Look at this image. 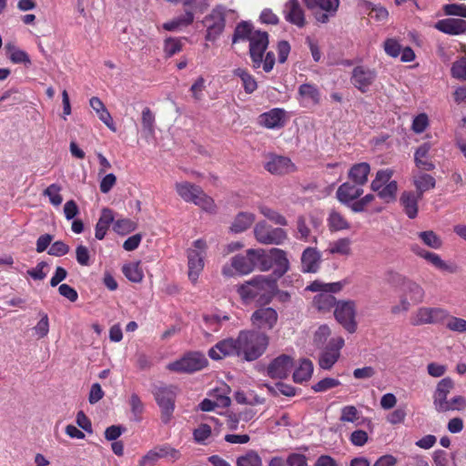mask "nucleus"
Returning <instances> with one entry per match:
<instances>
[{
  "label": "nucleus",
  "mask_w": 466,
  "mask_h": 466,
  "mask_svg": "<svg viewBox=\"0 0 466 466\" xmlns=\"http://www.w3.org/2000/svg\"><path fill=\"white\" fill-rule=\"evenodd\" d=\"M269 338L263 332L242 330L236 339H225L208 350V356L219 360L229 356H238L247 361L258 360L268 349Z\"/></svg>",
  "instance_id": "f257e3e1"
},
{
  "label": "nucleus",
  "mask_w": 466,
  "mask_h": 466,
  "mask_svg": "<svg viewBox=\"0 0 466 466\" xmlns=\"http://www.w3.org/2000/svg\"><path fill=\"white\" fill-rule=\"evenodd\" d=\"M277 281L271 277L257 276L238 288V293L245 304L256 302L268 304L277 293Z\"/></svg>",
  "instance_id": "f03ea898"
},
{
  "label": "nucleus",
  "mask_w": 466,
  "mask_h": 466,
  "mask_svg": "<svg viewBox=\"0 0 466 466\" xmlns=\"http://www.w3.org/2000/svg\"><path fill=\"white\" fill-rule=\"evenodd\" d=\"M251 254L257 256L258 268L261 271L273 270L275 279L282 277L289 269V261L286 251L273 248L269 250L257 248Z\"/></svg>",
  "instance_id": "7ed1b4c3"
},
{
  "label": "nucleus",
  "mask_w": 466,
  "mask_h": 466,
  "mask_svg": "<svg viewBox=\"0 0 466 466\" xmlns=\"http://www.w3.org/2000/svg\"><path fill=\"white\" fill-rule=\"evenodd\" d=\"M208 248L207 240L198 238L194 240L186 250L187 278L192 284H197L204 270Z\"/></svg>",
  "instance_id": "20e7f679"
},
{
  "label": "nucleus",
  "mask_w": 466,
  "mask_h": 466,
  "mask_svg": "<svg viewBox=\"0 0 466 466\" xmlns=\"http://www.w3.org/2000/svg\"><path fill=\"white\" fill-rule=\"evenodd\" d=\"M393 175L392 168H381L375 173V177L370 182V190L387 204L397 199L399 186L397 181L392 179Z\"/></svg>",
  "instance_id": "39448f33"
},
{
  "label": "nucleus",
  "mask_w": 466,
  "mask_h": 466,
  "mask_svg": "<svg viewBox=\"0 0 466 466\" xmlns=\"http://www.w3.org/2000/svg\"><path fill=\"white\" fill-rule=\"evenodd\" d=\"M257 249L249 248L246 255H237L230 259V263L225 264L222 268V274L225 277H233L235 275H248L257 267V256L251 254Z\"/></svg>",
  "instance_id": "423d86ee"
},
{
  "label": "nucleus",
  "mask_w": 466,
  "mask_h": 466,
  "mask_svg": "<svg viewBox=\"0 0 466 466\" xmlns=\"http://www.w3.org/2000/svg\"><path fill=\"white\" fill-rule=\"evenodd\" d=\"M208 365V360L200 352H189L181 359L167 364V370L179 373H191L204 369Z\"/></svg>",
  "instance_id": "0eeeda50"
},
{
  "label": "nucleus",
  "mask_w": 466,
  "mask_h": 466,
  "mask_svg": "<svg viewBox=\"0 0 466 466\" xmlns=\"http://www.w3.org/2000/svg\"><path fill=\"white\" fill-rule=\"evenodd\" d=\"M256 240L263 245H280L288 238L287 232L280 228H273L265 221L258 222L253 229Z\"/></svg>",
  "instance_id": "6e6552de"
},
{
  "label": "nucleus",
  "mask_w": 466,
  "mask_h": 466,
  "mask_svg": "<svg viewBox=\"0 0 466 466\" xmlns=\"http://www.w3.org/2000/svg\"><path fill=\"white\" fill-rule=\"evenodd\" d=\"M356 304L353 300H339L334 309L336 320L349 332L355 333L358 328L356 320Z\"/></svg>",
  "instance_id": "1a4fd4ad"
},
{
  "label": "nucleus",
  "mask_w": 466,
  "mask_h": 466,
  "mask_svg": "<svg viewBox=\"0 0 466 466\" xmlns=\"http://www.w3.org/2000/svg\"><path fill=\"white\" fill-rule=\"evenodd\" d=\"M448 318V311L440 307H420L410 316L412 326L437 324Z\"/></svg>",
  "instance_id": "9d476101"
},
{
  "label": "nucleus",
  "mask_w": 466,
  "mask_h": 466,
  "mask_svg": "<svg viewBox=\"0 0 466 466\" xmlns=\"http://www.w3.org/2000/svg\"><path fill=\"white\" fill-rule=\"evenodd\" d=\"M207 28L206 40L209 42L216 41L225 29V10L222 5L212 9L203 20Z\"/></svg>",
  "instance_id": "9b49d317"
},
{
  "label": "nucleus",
  "mask_w": 466,
  "mask_h": 466,
  "mask_svg": "<svg viewBox=\"0 0 466 466\" xmlns=\"http://www.w3.org/2000/svg\"><path fill=\"white\" fill-rule=\"evenodd\" d=\"M319 23H327L339 7V0H303Z\"/></svg>",
  "instance_id": "f8f14e48"
},
{
  "label": "nucleus",
  "mask_w": 466,
  "mask_h": 466,
  "mask_svg": "<svg viewBox=\"0 0 466 466\" xmlns=\"http://www.w3.org/2000/svg\"><path fill=\"white\" fill-rule=\"evenodd\" d=\"M249 56L255 69L259 68L263 62V56L268 46V35L266 32L257 30L250 37Z\"/></svg>",
  "instance_id": "ddd939ff"
},
{
  "label": "nucleus",
  "mask_w": 466,
  "mask_h": 466,
  "mask_svg": "<svg viewBox=\"0 0 466 466\" xmlns=\"http://www.w3.org/2000/svg\"><path fill=\"white\" fill-rule=\"evenodd\" d=\"M345 344L342 337L332 338L319 358V366L323 370H330L340 356V350Z\"/></svg>",
  "instance_id": "4468645a"
},
{
  "label": "nucleus",
  "mask_w": 466,
  "mask_h": 466,
  "mask_svg": "<svg viewBox=\"0 0 466 466\" xmlns=\"http://www.w3.org/2000/svg\"><path fill=\"white\" fill-rule=\"evenodd\" d=\"M377 78V72L366 66H357L353 68L350 82L361 93L370 91Z\"/></svg>",
  "instance_id": "2eb2a0df"
},
{
  "label": "nucleus",
  "mask_w": 466,
  "mask_h": 466,
  "mask_svg": "<svg viewBox=\"0 0 466 466\" xmlns=\"http://www.w3.org/2000/svg\"><path fill=\"white\" fill-rule=\"evenodd\" d=\"M177 388L174 386L158 387L155 390V399L162 410L164 420L167 422L175 408Z\"/></svg>",
  "instance_id": "dca6fc26"
},
{
  "label": "nucleus",
  "mask_w": 466,
  "mask_h": 466,
  "mask_svg": "<svg viewBox=\"0 0 466 466\" xmlns=\"http://www.w3.org/2000/svg\"><path fill=\"white\" fill-rule=\"evenodd\" d=\"M279 320V314L276 309L270 307L259 308L255 310L250 321L259 330H270L274 329Z\"/></svg>",
  "instance_id": "f3484780"
},
{
  "label": "nucleus",
  "mask_w": 466,
  "mask_h": 466,
  "mask_svg": "<svg viewBox=\"0 0 466 466\" xmlns=\"http://www.w3.org/2000/svg\"><path fill=\"white\" fill-rule=\"evenodd\" d=\"M362 194L363 188L361 186L353 182H344L338 187L336 198L339 203L350 209V207Z\"/></svg>",
  "instance_id": "a211bd4d"
},
{
  "label": "nucleus",
  "mask_w": 466,
  "mask_h": 466,
  "mask_svg": "<svg viewBox=\"0 0 466 466\" xmlns=\"http://www.w3.org/2000/svg\"><path fill=\"white\" fill-rule=\"evenodd\" d=\"M293 367V359L289 355H279L267 368V374L272 379L286 378Z\"/></svg>",
  "instance_id": "6ab92c4d"
},
{
  "label": "nucleus",
  "mask_w": 466,
  "mask_h": 466,
  "mask_svg": "<svg viewBox=\"0 0 466 466\" xmlns=\"http://www.w3.org/2000/svg\"><path fill=\"white\" fill-rule=\"evenodd\" d=\"M265 168L273 175H286L296 170L290 158L282 156H271L265 164Z\"/></svg>",
  "instance_id": "aec40b11"
},
{
  "label": "nucleus",
  "mask_w": 466,
  "mask_h": 466,
  "mask_svg": "<svg viewBox=\"0 0 466 466\" xmlns=\"http://www.w3.org/2000/svg\"><path fill=\"white\" fill-rule=\"evenodd\" d=\"M285 19L298 27H303L306 25L304 10L298 0H289L283 9Z\"/></svg>",
  "instance_id": "412c9836"
},
{
  "label": "nucleus",
  "mask_w": 466,
  "mask_h": 466,
  "mask_svg": "<svg viewBox=\"0 0 466 466\" xmlns=\"http://www.w3.org/2000/svg\"><path fill=\"white\" fill-rule=\"evenodd\" d=\"M434 27L449 35H460L466 33V21L460 18H444L435 23Z\"/></svg>",
  "instance_id": "4be33fe9"
},
{
  "label": "nucleus",
  "mask_w": 466,
  "mask_h": 466,
  "mask_svg": "<svg viewBox=\"0 0 466 466\" xmlns=\"http://www.w3.org/2000/svg\"><path fill=\"white\" fill-rule=\"evenodd\" d=\"M321 263L320 252L316 248H305L301 255V270L305 273H316Z\"/></svg>",
  "instance_id": "5701e85b"
},
{
  "label": "nucleus",
  "mask_w": 466,
  "mask_h": 466,
  "mask_svg": "<svg viewBox=\"0 0 466 466\" xmlns=\"http://www.w3.org/2000/svg\"><path fill=\"white\" fill-rule=\"evenodd\" d=\"M454 388V382L450 377L441 379L436 386L433 393V405L436 410L440 411L448 401V395Z\"/></svg>",
  "instance_id": "b1692460"
},
{
  "label": "nucleus",
  "mask_w": 466,
  "mask_h": 466,
  "mask_svg": "<svg viewBox=\"0 0 466 466\" xmlns=\"http://www.w3.org/2000/svg\"><path fill=\"white\" fill-rule=\"evenodd\" d=\"M286 120V112L281 108H273L265 112L259 116V123L270 129L279 128L284 126Z\"/></svg>",
  "instance_id": "393cba45"
},
{
  "label": "nucleus",
  "mask_w": 466,
  "mask_h": 466,
  "mask_svg": "<svg viewBox=\"0 0 466 466\" xmlns=\"http://www.w3.org/2000/svg\"><path fill=\"white\" fill-rule=\"evenodd\" d=\"M299 101L303 106H316L320 101L318 87L311 84L300 85L298 90Z\"/></svg>",
  "instance_id": "a878e982"
},
{
  "label": "nucleus",
  "mask_w": 466,
  "mask_h": 466,
  "mask_svg": "<svg viewBox=\"0 0 466 466\" xmlns=\"http://www.w3.org/2000/svg\"><path fill=\"white\" fill-rule=\"evenodd\" d=\"M175 190L183 201L193 203L202 188L188 181H178L175 183Z\"/></svg>",
  "instance_id": "bb28decb"
},
{
  "label": "nucleus",
  "mask_w": 466,
  "mask_h": 466,
  "mask_svg": "<svg viewBox=\"0 0 466 466\" xmlns=\"http://www.w3.org/2000/svg\"><path fill=\"white\" fill-rule=\"evenodd\" d=\"M370 169V165L367 162L356 163L349 169L348 177L351 182L363 187L369 180Z\"/></svg>",
  "instance_id": "cd10ccee"
},
{
  "label": "nucleus",
  "mask_w": 466,
  "mask_h": 466,
  "mask_svg": "<svg viewBox=\"0 0 466 466\" xmlns=\"http://www.w3.org/2000/svg\"><path fill=\"white\" fill-rule=\"evenodd\" d=\"M115 220L114 211L108 208L101 210L100 217L95 226V237L98 240L104 239L110 225Z\"/></svg>",
  "instance_id": "c85d7f7f"
},
{
  "label": "nucleus",
  "mask_w": 466,
  "mask_h": 466,
  "mask_svg": "<svg viewBox=\"0 0 466 466\" xmlns=\"http://www.w3.org/2000/svg\"><path fill=\"white\" fill-rule=\"evenodd\" d=\"M327 225L330 232L347 231L351 228V223L339 211L331 209L327 218Z\"/></svg>",
  "instance_id": "c756f323"
},
{
  "label": "nucleus",
  "mask_w": 466,
  "mask_h": 466,
  "mask_svg": "<svg viewBox=\"0 0 466 466\" xmlns=\"http://www.w3.org/2000/svg\"><path fill=\"white\" fill-rule=\"evenodd\" d=\"M89 105L92 109L96 113L100 121H102L111 131L116 132V128L113 121L112 116L106 109L105 104L97 96H93L89 99Z\"/></svg>",
  "instance_id": "7c9ffc66"
},
{
  "label": "nucleus",
  "mask_w": 466,
  "mask_h": 466,
  "mask_svg": "<svg viewBox=\"0 0 466 466\" xmlns=\"http://www.w3.org/2000/svg\"><path fill=\"white\" fill-rule=\"evenodd\" d=\"M404 297L409 298L414 304L424 301L425 290L418 282L408 279L400 289Z\"/></svg>",
  "instance_id": "2f4dec72"
},
{
  "label": "nucleus",
  "mask_w": 466,
  "mask_h": 466,
  "mask_svg": "<svg viewBox=\"0 0 466 466\" xmlns=\"http://www.w3.org/2000/svg\"><path fill=\"white\" fill-rule=\"evenodd\" d=\"M431 145L429 142L421 144L414 153V162L417 167L431 171L433 170L435 165L429 158Z\"/></svg>",
  "instance_id": "473e14b6"
},
{
  "label": "nucleus",
  "mask_w": 466,
  "mask_h": 466,
  "mask_svg": "<svg viewBox=\"0 0 466 466\" xmlns=\"http://www.w3.org/2000/svg\"><path fill=\"white\" fill-rule=\"evenodd\" d=\"M255 221V215L251 212L242 211L237 214L231 222L229 229L238 234L246 231Z\"/></svg>",
  "instance_id": "72a5a7b5"
},
{
  "label": "nucleus",
  "mask_w": 466,
  "mask_h": 466,
  "mask_svg": "<svg viewBox=\"0 0 466 466\" xmlns=\"http://www.w3.org/2000/svg\"><path fill=\"white\" fill-rule=\"evenodd\" d=\"M417 255L424 258L427 262H429L431 265H432L439 270L451 273L454 271L453 267L451 264L444 261L441 258V257L436 253L430 252L424 249H419L417 251Z\"/></svg>",
  "instance_id": "f704fd0d"
},
{
  "label": "nucleus",
  "mask_w": 466,
  "mask_h": 466,
  "mask_svg": "<svg viewBox=\"0 0 466 466\" xmlns=\"http://www.w3.org/2000/svg\"><path fill=\"white\" fill-rule=\"evenodd\" d=\"M335 292L326 291L318 293L313 299L314 307L321 312L330 311L331 309H335L336 301L335 297L333 296Z\"/></svg>",
  "instance_id": "c9c22d12"
},
{
  "label": "nucleus",
  "mask_w": 466,
  "mask_h": 466,
  "mask_svg": "<svg viewBox=\"0 0 466 466\" xmlns=\"http://www.w3.org/2000/svg\"><path fill=\"white\" fill-rule=\"evenodd\" d=\"M330 255L350 256L351 254V240L340 238L329 243L326 250Z\"/></svg>",
  "instance_id": "e433bc0d"
},
{
  "label": "nucleus",
  "mask_w": 466,
  "mask_h": 466,
  "mask_svg": "<svg viewBox=\"0 0 466 466\" xmlns=\"http://www.w3.org/2000/svg\"><path fill=\"white\" fill-rule=\"evenodd\" d=\"M5 48L12 63L24 64L25 66L31 65V59L28 54L25 51L16 47L14 43H6Z\"/></svg>",
  "instance_id": "4c0bfd02"
},
{
  "label": "nucleus",
  "mask_w": 466,
  "mask_h": 466,
  "mask_svg": "<svg viewBox=\"0 0 466 466\" xmlns=\"http://www.w3.org/2000/svg\"><path fill=\"white\" fill-rule=\"evenodd\" d=\"M420 198V195L416 197L410 192H404L400 197L404 211L410 218H414L418 215V201Z\"/></svg>",
  "instance_id": "58836bf2"
},
{
  "label": "nucleus",
  "mask_w": 466,
  "mask_h": 466,
  "mask_svg": "<svg viewBox=\"0 0 466 466\" xmlns=\"http://www.w3.org/2000/svg\"><path fill=\"white\" fill-rule=\"evenodd\" d=\"M313 373V363L309 360H301L293 373L295 382L301 383L309 380Z\"/></svg>",
  "instance_id": "ea45409f"
},
{
  "label": "nucleus",
  "mask_w": 466,
  "mask_h": 466,
  "mask_svg": "<svg viewBox=\"0 0 466 466\" xmlns=\"http://www.w3.org/2000/svg\"><path fill=\"white\" fill-rule=\"evenodd\" d=\"M123 274L131 282L139 283L143 280L144 272L140 261L129 262L123 266Z\"/></svg>",
  "instance_id": "a19ab883"
},
{
  "label": "nucleus",
  "mask_w": 466,
  "mask_h": 466,
  "mask_svg": "<svg viewBox=\"0 0 466 466\" xmlns=\"http://www.w3.org/2000/svg\"><path fill=\"white\" fill-rule=\"evenodd\" d=\"M413 184L417 189L418 194L420 197H421L425 191L434 188L436 182L431 175L419 173L418 175L414 176Z\"/></svg>",
  "instance_id": "79ce46f5"
},
{
  "label": "nucleus",
  "mask_w": 466,
  "mask_h": 466,
  "mask_svg": "<svg viewBox=\"0 0 466 466\" xmlns=\"http://www.w3.org/2000/svg\"><path fill=\"white\" fill-rule=\"evenodd\" d=\"M229 391V387L224 384L221 387L213 390L208 396L215 400L218 408H226L231 403V400L228 396Z\"/></svg>",
  "instance_id": "37998d69"
},
{
  "label": "nucleus",
  "mask_w": 466,
  "mask_h": 466,
  "mask_svg": "<svg viewBox=\"0 0 466 466\" xmlns=\"http://www.w3.org/2000/svg\"><path fill=\"white\" fill-rule=\"evenodd\" d=\"M38 316H39V320L32 328V332H33V336L36 339H41L46 338L48 335L49 329H50V322H49L48 315L46 312L40 311L38 313Z\"/></svg>",
  "instance_id": "c03bdc74"
},
{
  "label": "nucleus",
  "mask_w": 466,
  "mask_h": 466,
  "mask_svg": "<svg viewBox=\"0 0 466 466\" xmlns=\"http://www.w3.org/2000/svg\"><path fill=\"white\" fill-rule=\"evenodd\" d=\"M258 209L261 215H263L266 218L272 221L273 223L279 226H286L287 219L284 216H282L277 210L271 208L264 203H259L258 205Z\"/></svg>",
  "instance_id": "a18cd8bd"
},
{
  "label": "nucleus",
  "mask_w": 466,
  "mask_h": 466,
  "mask_svg": "<svg viewBox=\"0 0 466 466\" xmlns=\"http://www.w3.org/2000/svg\"><path fill=\"white\" fill-rule=\"evenodd\" d=\"M233 74L240 78L246 93L251 94L257 89L258 84L256 79L246 69L238 67L234 70Z\"/></svg>",
  "instance_id": "49530a36"
},
{
  "label": "nucleus",
  "mask_w": 466,
  "mask_h": 466,
  "mask_svg": "<svg viewBox=\"0 0 466 466\" xmlns=\"http://www.w3.org/2000/svg\"><path fill=\"white\" fill-rule=\"evenodd\" d=\"M141 123L143 133L146 137H153L155 135V115L148 107L142 110Z\"/></svg>",
  "instance_id": "de8ad7c7"
},
{
  "label": "nucleus",
  "mask_w": 466,
  "mask_h": 466,
  "mask_svg": "<svg viewBox=\"0 0 466 466\" xmlns=\"http://www.w3.org/2000/svg\"><path fill=\"white\" fill-rule=\"evenodd\" d=\"M237 466H262V460L259 454L253 450L246 451L238 457Z\"/></svg>",
  "instance_id": "09e8293b"
},
{
  "label": "nucleus",
  "mask_w": 466,
  "mask_h": 466,
  "mask_svg": "<svg viewBox=\"0 0 466 466\" xmlns=\"http://www.w3.org/2000/svg\"><path fill=\"white\" fill-rule=\"evenodd\" d=\"M193 204L199 207L203 211L210 214H214L217 211V205L214 199L207 195L203 189L200 191Z\"/></svg>",
  "instance_id": "8fccbe9b"
},
{
  "label": "nucleus",
  "mask_w": 466,
  "mask_h": 466,
  "mask_svg": "<svg viewBox=\"0 0 466 466\" xmlns=\"http://www.w3.org/2000/svg\"><path fill=\"white\" fill-rule=\"evenodd\" d=\"M343 283L342 282H331V283H323L320 281H313L310 285L307 287V289L313 291V292H326V291H331V292H339L342 289Z\"/></svg>",
  "instance_id": "3c124183"
},
{
  "label": "nucleus",
  "mask_w": 466,
  "mask_h": 466,
  "mask_svg": "<svg viewBox=\"0 0 466 466\" xmlns=\"http://www.w3.org/2000/svg\"><path fill=\"white\" fill-rule=\"evenodd\" d=\"M61 191V186L56 183H53L44 190L43 195L48 198L51 205L54 207H59L63 202Z\"/></svg>",
  "instance_id": "603ef678"
},
{
  "label": "nucleus",
  "mask_w": 466,
  "mask_h": 466,
  "mask_svg": "<svg viewBox=\"0 0 466 466\" xmlns=\"http://www.w3.org/2000/svg\"><path fill=\"white\" fill-rule=\"evenodd\" d=\"M360 412L353 405H347L341 408L339 420L342 422L360 424Z\"/></svg>",
  "instance_id": "864d4df0"
},
{
  "label": "nucleus",
  "mask_w": 466,
  "mask_h": 466,
  "mask_svg": "<svg viewBox=\"0 0 466 466\" xmlns=\"http://www.w3.org/2000/svg\"><path fill=\"white\" fill-rule=\"evenodd\" d=\"M254 31L252 25L248 22H242L238 24L235 29L233 42L236 43L240 40H250V37L253 35Z\"/></svg>",
  "instance_id": "5fc2aeb1"
},
{
  "label": "nucleus",
  "mask_w": 466,
  "mask_h": 466,
  "mask_svg": "<svg viewBox=\"0 0 466 466\" xmlns=\"http://www.w3.org/2000/svg\"><path fill=\"white\" fill-rule=\"evenodd\" d=\"M375 195L369 193L363 197H360L355 203L350 207L353 213H362L368 211L369 208L375 201Z\"/></svg>",
  "instance_id": "6e6d98bb"
},
{
  "label": "nucleus",
  "mask_w": 466,
  "mask_h": 466,
  "mask_svg": "<svg viewBox=\"0 0 466 466\" xmlns=\"http://www.w3.org/2000/svg\"><path fill=\"white\" fill-rule=\"evenodd\" d=\"M419 238L426 246L431 248L439 249L442 246L441 238L431 230L420 232Z\"/></svg>",
  "instance_id": "4d7b16f0"
},
{
  "label": "nucleus",
  "mask_w": 466,
  "mask_h": 466,
  "mask_svg": "<svg viewBox=\"0 0 466 466\" xmlns=\"http://www.w3.org/2000/svg\"><path fill=\"white\" fill-rule=\"evenodd\" d=\"M113 223L114 231L118 235H127L137 228V224L129 218L114 220Z\"/></svg>",
  "instance_id": "13d9d810"
},
{
  "label": "nucleus",
  "mask_w": 466,
  "mask_h": 466,
  "mask_svg": "<svg viewBox=\"0 0 466 466\" xmlns=\"http://www.w3.org/2000/svg\"><path fill=\"white\" fill-rule=\"evenodd\" d=\"M341 384L340 380L335 378L326 377L317 383L313 384L311 389L315 392H325L331 389L337 388Z\"/></svg>",
  "instance_id": "bf43d9fd"
},
{
  "label": "nucleus",
  "mask_w": 466,
  "mask_h": 466,
  "mask_svg": "<svg viewBox=\"0 0 466 466\" xmlns=\"http://www.w3.org/2000/svg\"><path fill=\"white\" fill-rule=\"evenodd\" d=\"M466 408V399L463 396L456 395L448 400L439 412L451 410H463Z\"/></svg>",
  "instance_id": "052dcab7"
},
{
  "label": "nucleus",
  "mask_w": 466,
  "mask_h": 466,
  "mask_svg": "<svg viewBox=\"0 0 466 466\" xmlns=\"http://www.w3.org/2000/svg\"><path fill=\"white\" fill-rule=\"evenodd\" d=\"M430 126L429 116L425 113L415 116L411 123V130L415 134L423 133Z\"/></svg>",
  "instance_id": "680f3d73"
},
{
  "label": "nucleus",
  "mask_w": 466,
  "mask_h": 466,
  "mask_svg": "<svg viewBox=\"0 0 466 466\" xmlns=\"http://www.w3.org/2000/svg\"><path fill=\"white\" fill-rule=\"evenodd\" d=\"M445 320H447L446 328L449 330L457 333L466 332V319L448 314V318Z\"/></svg>",
  "instance_id": "e2e57ef3"
},
{
  "label": "nucleus",
  "mask_w": 466,
  "mask_h": 466,
  "mask_svg": "<svg viewBox=\"0 0 466 466\" xmlns=\"http://www.w3.org/2000/svg\"><path fill=\"white\" fill-rule=\"evenodd\" d=\"M452 77L459 80H466V57L456 60L451 68Z\"/></svg>",
  "instance_id": "0e129e2a"
},
{
  "label": "nucleus",
  "mask_w": 466,
  "mask_h": 466,
  "mask_svg": "<svg viewBox=\"0 0 466 466\" xmlns=\"http://www.w3.org/2000/svg\"><path fill=\"white\" fill-rule=\"evenodd\" d=\"M443 12L449 16H460L466 18V5L446 4L442 7Z\"/></svg>",
  "instance_id": "69168bd1"
},
{
  "label": "nucleus",
  "mask_w": 466,
  "mask_h": 466,
  "mask_svg": "<svg viewBox=\"0 0 466 466\" xmlns=\"http://www.w3.org/2000/svg\"><path fill=\"white\" fill-rule=\"evenodd\" d=\"M99 189L103 194H107L116 184V177L113 173L99 176Z\"/></svg>",
  "instance_id": "338daca9"
},
{
  "label": "nucleus",
  "mask_w": 466,
  "mask_h": 466,
  "mask_svg": "<svg viewBox=\"0 0 466 466\" xmlns=\"http://www.w3.org/2000/svg\"><path fill=\"white\" fill-rule=\"evenodd\" d=\"M182 49V44L179 39L174 37H168L164 43V52L167 56L170 57L175 54H177Z\"/></svg>",
  "instance_id": "774afa93"
}]
</instances>
